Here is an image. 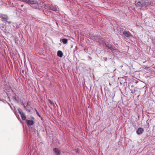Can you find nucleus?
<instances>
[{
    "mask_svg": "<svg viewBox=\"0 0 155 155\" xmlns=\"http://www.w3.org/2000/svg\"><path fill=\"white\" fill-rule=\"evenodd\" d=\"M23 2L29 5L31 7L36 8L38 7L40 4L35 0H24Z\"/></svg>",
    "mask_w": 155,
    "mask_h": 155,
    "instance_id": "f257e3e1",
    "label": "nucleus"
},
{
    "mask_svg": "<svg viewBox=\"0 0 155 155\" xmlns=\"http://www.w3.org/2000/svg\"><path fill=\"white\" fill-rule=\"evenodd\" d=\"M119 29L120 30H119V31H120V34L121 35H123L126 37L129 38L132 36L130 32L129 31H127L126 29H123V28H120Z\"/></svg>",
    "mask_w": 155,
    "mask_h": 155,
    "instance_id": "f03ea898",
    "label": "nucleus"
},
{
    "mask_svg": "<svg viewBox=\"0 0 155 155\" xmlns=\"http://www.w3.org/2000/svg\"><path fill=\"white\" fill-rule=\"evenodd\" d=\"M38 3L40 4V5H38V6L36 8H39L40 7L42 8L43 7H44V9L47 10L49 11L51 10V5L49 4H45L43 2H38Z\"/></svg>",
    "mask_w": 155,
    "mask_h": 155,
    "instance_id": "7ed1b4c3",
    "label": "nucleus"
},
{
    "mask_svg": "<svg viewBox=\"0 0 155 155\" xmlns=\"http://www.w3.org/2000/svg\"><path fill=\"white\" fill-rule=\"evenodd\" d=\"M12 98L13 100L18 103H19L21 101V99L16 94H14L12 96Z\"/></svg>",
    "mask_w": 155,
    "mask_h": 155,
    "instance_id": "20e7f679",
    "label": "nucleus"
},
{
    "mask_svg": "<svg viewBox=\"0 0 155 155\" xmlns=\"http://www.w3.org/2000/svg\"><path fill=\"white\" fill-rule=\"evenodd\" d=\"M102 44L104 46H105L108 49H113V47L112 45L108 42L105 41H102Z\"/></svg>",
    "mask_w": 155,
    "mask_h": 155,
    "instance_id": "39448f33",
    "label": "nucleus"
},
{
    "mask_svg": "<svg viewBox=\"0 0 155 155\" xmlns=\"http://www.w3.org/2000/svg\"><path fill=\"white\" fill-rule=\"evenodd\" d=\"M131 93L133 94V96L137 95V96L138 97L140 94L139 90L137 88H135L134 90L131 91Z\"/></svg>",
    "mask_w": 155,
    "mask_h": 155,
    "instance_id": "423d86ee",
    "label": "nucleus"
},
{
    "mask_svg": "<svg viewBox=\"0 0 155 155\" xmlns=\"http://www.w3.org/2000/svg\"><path fill=\"white\" fill-rule=\"evenodd\" d=\"M142 3L143 6H147L151 3L150 0H142Z\"/></svg>",
    "mask_w": 155,
    "mask_h": 155,
    "instance_id": "0eeeda50",
    "label": "nucleus"
},
{
    "mask_svg": "<svg viewBox=\"0 0 155 155\" xmlns=\"http://www.w3.org/2000/svg\"><path fill=\"white\" fill-rule=\"evenodd\" d=\"M0 18L3 21H7L8 19V17L7 15L0 14Z\"/></svg>",
    "mask_w": 155,
    "mask_h": 155,
    "instance_id": "6e6552de",
    "label": "nucleus"
},
{
    "mask_svg": "<svg viewBox=\"0 0 155 155\" xmlns=\"http://www.w3.org/2000/svg\"><path fill=\"white\" fill-rule=\"evenodd\" d=\"M53 151L55 155H60L61 151L59 148L55 147L53 149Z\"/></svg>",
    "mask_w": 155,
    "mask_h": 155,
    "instance_id": "1a4fd4ad",
    "label": "nucleus"
},
{
    "mask_svg": "<svg viewBox=\"0 0 155 155\" xmlns=\"http://www.w3.org/2000/svg\"><path fill=\"white\" fill-rule=\"evenodd\" d=\"M25 122L27 125L28 127L34 125V121L32 120H28V119L25 120Z\"/></svg>",
    "mask_w": 155,
    "mask_h": 155,
    "instance_id": "9d476101",
    "label": "nucleus"
},
{
    "mask_svg": "<svg viewBox=\"0 0 155 155\" xmlns=\"http://www.w3.org/2000/svg\"><path fill=\"white\" fill-rule=\"evenodd\" d=\"M144 131L143 129L141 127H139L136 130V133L138 135L142 134Z\"/></svg>",
    "mask_w": 155,
    "mask_h": 155,
    "instance_id": "9b49d317",
    "label": "nucleus"
},
{
    "mask_svg": "<svg viewBox=\"0 0 155 155\" xmlns=\"http://www.w3.org/2000/svg\"><path fill=\"white\" fill-rule=\"evenodd\" d=\"M24 108H25V110L28 112H30L31 111V107H30V105L29 104L28 102L27 103L26 105Z\"/></svg>",
    "mask_w": 155,
    "mask_h": 155,
    "instance_id": "f8f14e48",
    "label": "nucleus"
},
{
    "mask_svg": "<svg viewBox=\"0 0 155 155\" xmlns=\"http://www.w3.org/2000/svg\"><path fill=\"white\" fill-rule=\"evenodd\" d=\"M141 2L142 0H141L140 1H138L136 0L135 2V4L137 7H143V5Z\"/></svg>",
    "mask_w": 155,
    "mask_h": 155,
    "instance_id": "ddd939ff",
    "label": "nucleus"
},
{
    "mask_svg": "<svg viewBox=\"0 0 155 155\" xmlns=\"http://www.w3.org/2000/svg\"><path fill=\"white\" fill-rule=\"evenodd\" d=\"M19 114H20L21 117L23 120H26V117L25 114L24 113H23V112H20Z\"/></svg>",
    "mask_w": 155,
    "mask_h": 155,
    "instance_id": "4468645a",
    "label": "nucleus"
},
{
    "mask_svg": "<svg viewBox=\"0 0 155 155\" xmlns=\"http://www.w3.org/2000/svg\"><path fill=\"white\" fill-rule=\"evenodd\" d=\"M92 37L96 40H99L101 38V36L97 35H93Z\"/></svg>",
    "mask_w": 155,
    "mask_h": 155,
    "instance_id": "2eb2a0df",
    "label": "nucleus"
},
{
    "mask_svg": "<svg viewBox=\"0 0 155 155\" xmlns=\"http://www.w3.org/2000/svg\"><path fill=\"white\" fill-rule=\"evenodd\" d=\"M60 41L61 42L63 43V44H65L68 42V40L66 38H63V39H61L60 40Z\"/></svg>",
    "mask_w": 155,
    "mask_h": 155,
    "instance_id": "dca6fc26",
    "label": "nucleus"
},
{
    "mask_svg": "<svg viewBox=\"0 0 155 155\" xmlns=\"http://www.w3.org/2000/svg\"><path fill=\"white\" fill-rule=\"evenodd\" d=\"M43 12L45 15H47V16H50V15L51 12L49 10L44 9Z\"/></svg>",
    "mask_w": 155,
    "mask_h": 155,
    "instance_id": "f3484780",
    "label": "nucleus"
},
{
    "mask_svg": "<svg viewBox=\"0 0 155 155\" xmlns=\"http://www.w3.org/2000/svg\"><path fill=\"white\" fill-rule=\"evenodd\" d=\"M57 55L60 57H62L63 55V54L61 51L58 50L57 52Z\"/></svg>",
    "mask_w": 155,
    "mask_h": 155,
    "instance_id": "a211bd4d",
    "label": "nucleus"
},
{
    "mask_svg": "<svg viewBox=\"0 0 155 155\" xmlns=\"http://www.w3.org/2000/svg\"><path fill=\"white\" fill-rule=\"evenodd\" d=\"M51 10H52L53 11H58V9L54 7H51Z\"/></svg>",
    "mask_w": 155,
    "mask_h": 155,
    "instance_id": "6ab92c4d",
    "label": "nucleus"
},
{
    "mask_svg": "<svg viewBox=\"0 0 155 155\" xmlns=\"http://www.w3.org/2000/svg\"><path fill=\"white\" fill-rule=\"evenodd\" d=\"M7 22L8 23V24L9 25H10L11 26V25L12 24H14L15 25V23H13L12 21H7Z\"/></svg>",
    "mask_w": 155,
    "mask_h": 155,
    "instance_id": "aec40b11",
    "label": "nucleus"
},
{
    "mask_svg": "<svg viewBox=\"0 0 155 155\" xmlns=\"http://www.w3.org/2000/svg\"><path fill=\"white\" fill-rule=\"evenodd\" d=\"M35 111H36V114H37V115L39 117H41V115H40L39 114V112H38V111H37V110L36 109V108H35Z\"/></svg>",
    "mask_w": 155,
    "mask_h": 155,
    "instance_id": "412c9836",
    "label": "nucleus"
},
{
    "mask_svg": "<svg viewBox=\"0 0 155 155\" xmlns=\"http://www.w3.org/2000/svg\"><path fill=\"white\" fill-rule=\"evenodd\" d=\"M5 100L4 99L2 98H0V101H2L3 102H4L5 103V102H4Z\"/></svg>",
    "mask_w": 155,
    "mask_h": 155,
    "instance_id": "4be33fe9",
    "label": "nucleus"
},
{
    "mask_svg": "<svg viewBox=\"0 0 155 155\" xmlns=\"http://www.w3.org/2000/svg\"><path fill=\"white\" fill-rule=\"evenodd\" d=\"M18 113H19L20 112H21V110L20 108H18Z\"/></svg>",
    "mask_w": 155,
    "mask_h": 155,
    "instance_id": "5701e85b",
    "label": "nucleus"
},
{
    "mask_svg": "<svg viewBox=\"0 0 155 155\" xmlns=\"http://www.w3.org/2000/svg\"><path fill=\"white\" fill-rule=\"evenodd\" d=\"M22 105L24 107H25L26 106L25 104L24 103H23V102L22 103Z\"/></svg>",
    "mask_w": 155,
    "mask_h": 155,
    "instance_id": "b1692460",
    "label": "nucleus"
},
{
    "mask_svg": "<svg viewBox=\"0 0 155 155\" xmlns=\"http://www.w3.org/2000/svg\"><path fill=\"white\" fill-rule=\"evenodd\" d=\"M49 102L51 104H52L53 103V102L50 100L49 101Z\"/></svg>",
    "mask_w": 155,
    "mask_h": 155,
    "instance_id": "393cba45",
    "label": "nucleus"
},
{
    "mask_svg": "<svg viewBox=\"0 0 155 155\" xmlns=\"http://www.w3.org/2000/svg\"><path fill=\"white\" fill-rule=\"evenodd\" d=\"M40 118H41V120L43 121H44V120L43 119V118L41 116V117H39Z\"/></svg>",
    "mask_w": 155,
    "mask_h": 155,
    "instance_id": "a878e982",
    "label": "nucleus"
},
{
    "mask_svg": "<svg viewBox=\"0 0 155 155\" xmlns=\"http://www.w3.org/2000/svg\"><path fill=\"white\" fill-rule=\"evenodd\" d=\"M12 26L13 27H15V26L16 25V24H15V25L14 24H12V25H11V26Z\"/></svg>",
    "mask_w": 155,
    "mask_h": 155,
    "instance_id": "bb28decb",
    "label": "nucleus"
},
{
    "mask_svg": "<svg viewBox=\"0 0 155 155\" xmlns=\"http://www.w3.org/2000/svg\"><path fill=\"white\" fill-rule=\"evenodd\" d=\"M31 118L32 119H33V120L35 119V118H34V117H33L31 116Z\"/></svg>",
    "mask_w": 155,
    "mask_h": 155,
    "instance_id": "cd10ccee",
    "label": "nucleus"
},
{
    "mask_svg": "<svg viewBox=\"0 0 155 155\" xmlns=\"http://www.w3.org/2000/svg\"><path fill=\"white\" fill-rule=\"evenodd\" d=\"M3 94H7V93H6V92H4Z\"/></svg>",
    "mask_w": 155,
    "mask_h": 155,
    "instance_id": "c85d7f7f",
    "label": "nucleus"
},
{
    "mask_svg": "<svg viewBox=\"0 0 155 155\" xmlns=\"http://www.w3.org/2000/svg\"><path fill=\"white\" fill-rule=\"evenodd\" d=\"M20 0V1H21L22 2H23V1L24 0Z\"/></svg>",
    "mask_w": 155,
    "mask_h": 155,
    "instance_id": "c756f323",
    "label": "nucleus"
},
{
    "mask_svg": "<svg viewBox=\"0 0 155 155\" xmlns=\"http://www.w3.org/2000/svg\"><path fill=\"white\" fill-rule=\"evenodd\" d=\"M9 105H10H10L9 104ZM10 107L11 108V109H12V107H11V106H10Z\"/></svg>",
    "mask_w": 155,
    "mask_h": 155,
    "instance_id": "7c9ffc66",
    "label": "nucleus"
},
{
    "mask_svg": "<svg viewBox=\"0 0 155 155\" xmlns=\"http://www.w3.org/2000/svg\"><path fill=\"white\" fill-rule=\"evenodd\" d=\"M23 6V5H21V6L22 7Z\"/></svg>",
    "mask_w": 155,
    "mask_h": 155,
    "instance_id": "2f4dec72",
    "label": "nucleus"
}]
</instances>
